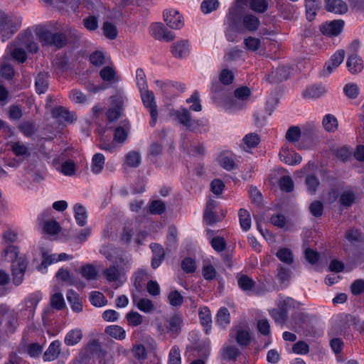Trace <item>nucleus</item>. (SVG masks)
<instances>
[{
	"mask_svg": "<svg viewBox=\"0 0 364 364\" xmlns=\"http://www.w3.org/2000/svg\"><path fill=\"white\" fill-rule=\"evenodd\" d=\"M222 351L223 357L227 360H235L240 355V350L235 346H224Z\"/></svg>",
	"mask_w": 364,
	"mask_h": 364,
	"instance_id": "63",
	"label": "nucleus"
},
{
	"mask_svg": "<svg viewBox=\"0 0 364 364\" xmlns=\"http://www.w3.org/2000/svg\"><path fill=\"white\" fill-rule=\"evenodd\" d=\"M343 92L348 98L355 99L359 95L360 88L355 83H348L343 87Z\"/></svg>",
	"mask_w": 364,
	"mask_h": 364,
	"instance_id": "62",
	"label": "nucleus"
},
{
	"mask_svg": "<svg viewBox=\"0 0 364 364\" xmlns=\"http://www.w3.org/2000/svg\"><path fill=\"white\" fill-rule=\"evenodd\" d=\"M150 248L153 252L151 266L154 269H156L161 265L164 259V250L161 245L157 243L151 244Z\"/></svg>",
	"mask_w": 364,
	"mask_h": 364,
	"instance_id": "27",
	"label": "nucleus"
},
{
	"mask_svg": "<svg viewBox=\"0 0 364 364\" xmlns=\"http://www.w3.org/2000/svg\"><path fill=\"white\" fill-rule=\"evenodd\" d=\"M61 351V342L59 340L52 341L47 350L45 351L43 358L46 362L55 360Z\"/></svg>",
	"mask_w": 364,
	"mask_h": 364,
	"instance_id": "24",
	"label": "nucleus"
},
{
	"mask_svg": "<svg viewBox=\"0 0 364 364\" xmlns=\"http://www.w3.org/2000/svg\"><path fill=\"white\" fill-rule=\"evenodd\" d=\"M48 75L47 73H41L36 79L35 86L36 92L38 94L45 93L48 88Z\"/></svg>",
	"mask_w": 364,
	"mask_h": 364,
	"instance_id": "39",
	"label": "nucleus"
},
{
	"mask_svg": "<svg viewBox=\"0 0 364 364\" xmlns=\"http://www.w3.org/2000/svg\"><path fill=\"white\" fill-rule=\"evenodd\" d=\"M27 265V260L22 257L19 258L17 264H12L13 282L15 285L18 286L22 283Z\"/></svg>",
	"mask_w": 364,
	"mask_h": 364,
	"instance_id": "16",
	"label": "nucleus"
},
{
	"mask_svg": "<svg viewBox=\"0 0 364 364\" xmlns=\"http://www.w3.org/2000/svg\"><path fill=\"white\" fill-rule=\"evenodd\" d=\"M11 149L16 156L21 157L23 159H27L31 156L28 145L19 141L12 142L11 144Z\"/></svg>",
	"mask_w": 364,
	"mask_h": 364,
	"instance_id": "28",
	"label": "nucleus"
},
{
	"mask_svg": "<svg viewBox=\"0 0 364 364\" xmlns=\"http://www.w3.org/2000/svg\"><path fill=\"white\" fill-rule=\"evenodd\" d=\"M235 336L237 343L241 346H247L251 340L250 331L240 328L236 329Z\"/></svg>",
	"mask_w": 364,
	"mask_h": 364,
	"instance_id": "45",
	"label": "nucleus"
},
{
	"mask_svg": "<svg viewBox=\"0 0 364 364\" xmlns=\"http://www.w3.org/2000/svg\"><path fill=\"white\" fill-rule=\"evenodd\" d=\"M90 280L91 264H87L82 266L79 269L75 270V274H73L70 286H74L77 289H82Z\"/></svg>",
	"mask_w": 364,
	"mask_h": 364,
	"instance_id": "6",
	"label": "nucleus"
},
{
	"mask_svg": "<svg viewBox=\"0 0 364 364\" xmlns=\"http://www.w3.org/2000/svg\"><path fill=\"white\" fill-rule=\"evenodd\" d=\"M245 106V102L235 97H226L222 102L221 107L223 109L229 113H233L240 110Z\"/></svg>",
	"mask_w": 364,
	"mask_h": 364,
	"instance_id": "25",
	"label": "nucleus"
},
{
	"mask_svg": "<svg viewBox=\"0 0 364 364\" xmlns=\"http://www.w3.org/2000/svg\"><path fill=\"white\" fill-rule=\"evenodd\" d=\"M132 301L138 309L144 313H150L154 309V305L152 301L149 299L140 298L134 294L132 296Z\"/></svg>",
	"mask_w": 364,
	"mask_h": 364,
	"instance_id": "31",
	"label": "nucleus"
},
{
	"mask_svg": "<svg viewBox=\"0 0 364 364\" xmlns=\"http://www.w3.org/2000/svg\"><path fill=\"white\" fill-rule=\"evenodd\" d=\"M164 20L173 29H180L183 26V21L180 14L173 9L164 11Z\"/></svg>",
	"mask_w": 364,
	"mask_h": 364,
	"instance_id": "13",
	"label": "nucleus"
},
{
	"mask_svg": "<svg viewBox=\"0 0 364 364\" xmlns=\"http://www.w3.org/2000/svg\"><path fill=\"white\" fill-rule=\"evenodd\" d=\"M326 88L321 85L309 86L303 92V96L309 100H314L323 96L326 93Z\"/></svg>",
	"mask_w": 364,
	"mask_h": 364,
	"instance_id": "32",
	"label": "nucleus"
},
{
	"mask_svg": "<svg viewBox=\"0 0 364 364\" xmlns=\"http://www.w3.org/2000/svg\"><path fill=\"white\" fill-rule=\"evenodd\" d=\"M18 129L24 136L29 137L34 134L36 131L35 124L32 122H23L18 126Z\"/></svg>",
	"mask_w": 364,
	"mask_h": 364,
	"instance_id": "60",
	"label": "nucleus"
},
{
	"mask_svg": "<svg viewBox=\"0 0 364 364\" xmlns=\"http://www.w3.org/2000/svg\"><path fill=\"white\" fill-rule=\"evenodd\" d=\"M112 62L110 54L104 49H97L92 52V65L100 67Z\"/></svg>",
	"mask_w": 364,
	"mask_h": 364,
	"instance_id": "26",
	"label": "nucleus"
},
{
	"mask_svg": "<svg viewBox=\"0 0 364 364\" xmlns=\"http://www.w3.org/2000/svg\"><path fill=\"white\" fill-rule=\"evenodd\" d=\"M130 131V124L128 122H124L122 125L114 129V140L117 143H123L127 139Z\"/></svg>",
	"mask_w": 364,
	"mask_h": 364,
	"instance_id": "34",
	"label": "nucleus"
},
{
	"mask_svg": "<svg viewBox=\"0 0 364 364\" xmlns=\"http://www.w3.org/2000/svg\"><path fill=\"white\" fill-rule=\"evenodd\" d=\"M134 235V228L132 227H126L122 232L121 240L127 244L133 240L136 245H141L143 240L146 237L147 234L144 232H139L135 237L132 238Z\"/></svg>",
	"mask_w": 364,
	"mask_h": 364,
	"instance_id": "19",
	"label": "nucleus"
},
{
	"mask_svg": "<svg viewBox=\"0 0 364 364\" xmlns=\"http://www.w3.org/2000/svg\"><path fill=\"white\" fill-rule=\"evenodd\" d=\"M111 107L107 112V117L109 122L117 120L121 115L124 97L122 96H113L110 98Z\"/></svg>",
	"mask_w": 364,
	"mask_h": 364,
	"instance_id": "11",
	"label": "nucleus"
},
{
	"mask_svg": "<svg viewBox=\"0 0 364 364\" xmlns=\"http://www.w3.org/2000/svg\"><path fill=\"white\" fill-rule=\"evenodd\" d=\"M347 68L352 74H357L363 69V60L360 56L356 54L348 57L346 62Z\"/></svg>",
	"mask_w": 364,
	"mask_h": 364,
	"instance_id": "33",
	"label": "nucleus"
},
{
	"mask_svg": "<svg viewBox=\"0 0 364 364\" xmlns=\"http://www.w3.org/2000/svg\"><path fill=\"white\" fill-rule=\"evenodd\" d=\"M10 55L15 60L23 63L27 59L26 50L23 46H17L16 42L14 44H9L7 46L6 54Z\"/></svg>",
	"mask_w": 364,
	"mask_h": 364,
	"instance_id": "21",
	"label": "nucleus"
},
{
	"mask_svg": "<svg viewBox=\"0 0 364 364\" xmlns=\"http://www.w3.org/2000/svg\"><path fill=\"white\" fill-rule=\"evenodd\" d=\"M217 323L222 327L226 326L230 322V315L228 309L225 307H221L216 316Z\"/></svg>",
	"mask_w": 364,
	"mask_h": 364,
	"instance_id": "46",
	"label": "nucleus"
},
{
	"mask_svg": "<svg viewBox=\"0 0 364 364\" xmlns=\"http://www.w3.org/2000/svg\"><path fill=\"white\" fill-rule=\"evenodd\" d=\"M344 56L345 52L343 50H338L336 51L331 56V59L326 63L323 71L326 72L327 75H330L343 61Z\"/></svg>",
	"mask_w": 364,
	"mask_h": 364,
	"instance_id": "22",
	"label": "nucleus"
},
{
	"mask_svg": "<svg viewBox=\"0 0 364 364\" xmlns=\"http://www.w3.org/2000/svg\"><path fill=\"white\" fill-rule=\"evenodd\" d=\"M105 158L103 154L97 153L92 156V173H99L104 168Z\"/></svg>",
	"mask_w": 364,
	"mask_h": 364,
	"instance_id": "50",
	"label": "nucleus"
},
{
	"mask_svg": "<svg viewBox=\"0 0 364 364\" xmlns=\"http://www.w3.org/2000/svg\"><path fill=\"white\" fill-rule=\"evenodd\" d=\"M326 10L336 14H343L347 12V4L342 0H326Z\"/></svg>",
	"mask_w": 364,
	"mask_h": 364,
	"instance_id": "29",
	"label": "nucleus"
},
{
	"mask_svg": "<svg viewBox=\"0 0 364 364\" xmlns=\"http://www.w3.org/2000/svg\"><path fill=\"white\" fill-rule=\"evenodd\" d=\"M198 316L201 324L205 327H210L212 322L210 311L206 306L200 307L198 311Z\"/></svg>",
	"mask_w": 364,
	"mask_h": 364,
	"instance_id": "55",
	"label": "nucleus"
},
{
	"mask_svg": "<svg viewBox=\"0 0 364 364\" xmlns=\"http://www.w3.org/2000/svg\"><path fill=\"white\" fill-rule=\"evenodd\" d=\"M249 6L253 11L263 14L267 10L269 4L267 0H250Z\"/></svg>",
	"mask_w": 364,
	"mask_h": 364,
	"instance_id": "48",
	"label": "nucleus"
},
{
	"mask_svg": "<svg viewBox=\"0 0 364 364\" xmlns=\"http://www.w3.org/2000/svg\"><path fill=\"white\" fill-rule=\"evenodd\" d=\"M141 97L144 105L149 109L151 114L150 124L154 126L158 117L157 107L155 102V97L153 92L149 91L148 88L140 90Z\"/></svg>",
	"mask_w": 364,
	"mask_h": 364,
	"instance_id": "8",
	"label": "nucleus"
},
{
	"mask_svg": "<svg viewBox=\"0 0 364 364\" xmlns=\"http://www.w3.org/2000/svg\"><path fill=\"white\" fill-rule=\"evenodd\" d=\"M240 223L242 229L247 231L251 227V218L250 213L245 209H240L239 213Z\"/></svg>",
	"mask_w": 364,
	"mask_h": 364,
	"instance_id": "53",
	"label": "nucleus"
},
{
	"mask_svg": "<svg viewBox=\"0 0 364 364\" xmlns=\"http://www.w3.org/2000/svg\"><path fill=\"white\" fill-rule=\"evenodd\" d=\"M167 331H170L171 333H176L178 332L182 325V319L181 318L178 316H173L171 318H170L167 321Z\"/></svg>",
	"mask_w": 364,
	"mask_h": 364,
	"instance_id": "57",
	"label": "nucleus"
},
{
	"mask_svg": "<svg viewBox=\"0 0 364 364\" xmlns=\"http://www.w3.org/2000/svg\"><path fill=\"white\" fill-rule=\"evenodd\" d=\"M235 16L236 9H230L226 16V21L227 23L228 24V28L225 31V37L227 40L230 42H237L238 41L237 35L234 34Z\"/></svg>",
	"mask_w": 364,
	"mask_h": 364,
	"instance_id": "20",
	"label": "nucleus"
},
{
	"mask_svg": "<svg viewBox=\"0 0 364 364\" xmlns=\"http://www.w3.org/2000/svg\"><path fill=\"white\" fill-rule=\"evenodd\" d=\"M18 247L14 245L8 246L4 250V257L9 262L13 263V264H17L19 258H18Z\"/></svg>",
	"mask_w": 364,
	"mask_h": 364,
	"instance_id": "51",
	"label": "nucleus"
},
{
	"mask_svg": "<svg viewBox=\"0 0 364 364\" xmlns=\"http://www.w3.org/2000/svg\"><path fill=\"white\" fill-rule=\"evenodd\" d=\"M218 0H204L201 3L200 9L203 13L210 14L215 11L219 7Z\"/></svg>",
	"mask_w": 364,
	"mask_h": 364,
	"instance_id": "59",
	"label": "nucleus"
},
{
	"mask_svg": "<svg viewBox=\"0 0 364 364\" xmlns=\"http://www.w3.org/2000/svg\"><path fill=\"white\" fill-rule=\"evenodd\" d=\"M22 17L9 15L0 9V36L1 41L5 42L11 38L20 28Z\"/></svg>",
	"mask_w": 364,
	"mask_h": 364,
	"instance_id": "4",
	"label": "nucleus"
},
{
	"mask_svg": "<svg viewBox=\"0 0 364 364\" xmlns=\"http://www.w3.org/2000/svg\"><path fill=\"white\" fill-rule=\"evenodd\" d=\"M149 33L156 40L171 41L175 38V34L168 31L161 23H154L149 27Z\"/></svg>",
	"mask_w": 364,
	"mask_h": 364,
	"instance_id": "9",
	"label": "nucleus"
},
{
	"mask_svg": "<svg viewBox=\"0 0 364 364\" xmlns=\"http://www.w3.org/2000/svg\"><path fill=\"white\" fill-rule=\"evenodd\" d=\"M16 43L17 46H23L24 49L30 53H36L38 50V45L32 41L30 33L19 34L16 39Z\"/></svg>",
	"mask_w": 364,
	"mask_h": 364,
	"instance_id": "18",
	"label": "nucleus"
},
{
	"mask_svg": "<svg viewBox=\"0 0 364 364\" xmlns=\"http://www.w3.org/2000/svg\"><path fill=\"white\" fill-rule=\"evenodd\" d=\"M143 316L139 313L131 311L126 314V319L129 326L136 327L143 323Z\"/></svg>",
	"mask_w": 364,
	"mask_h": 364,
	"instance_id": "47",
	"label": "nucleus"
},
{
	"mask_svg": "<svg viewBox=\"0 0 364 364\" xmlns=\"http://www.w3.org/2000/svg\"><path fill=\"white\" fill-rule=\"evenodd\" d=\"M9 60V57L4 55L0 63V75L6 79H11L14 75L13 67L6 63Z\"/></svg>",
	"mask_w": 364,
	"mask_h": 364,
	"instance_id": "43",
	"label": "nucleus"
},
{
	"mask_svg": "<svg viewBox=\"0 0 364 364\" xmlns=\"http://www.w3.org/2000/svg\"><path fill=\"white\" fill-rule=\"evenodd\" d=\"M100 76L104 82L109 85H112L119 81V77L112 61L106 64L100 70Z\"/></svg>",
	"mask_w": 364,
	"mask_h": 364,
	"instance_id": "12",
	"label": "nucleus"
},
{
	"mask_svg": "<svg viewBox=\"0 0 364 364\" xmlns=\"http://www.w3.org/2000/svg\"><path fill=\"white\" fill-rule=\"evenodd\" d=\"M52 116L58 121L63 122H73L76 118L73 112H69L67 109L63 107H55L52 109Z\"/></svg>",
	"mask_w": 364,
	"mask_h": 364,
	"instance_id": "23",
	"label": "nucleus"
},
{
	"mask_svg": "<svg viewBox=\"0 0 364 364\" xmlns=\"http://www.w3.org/2000/svg\"><path fill=\"white\" fill-rule=\"evenodd\" d=\"M105 332L116 340L122 341L126 338L125 330L118 325H110L106 327Z\"/></svg>",
	"mask_w": 364,
	"mask_h": 364,
	"instance_id": "37",
	"label": "nucleus"
},
{
	"mask_svg": "<svg viewBox=\"0 0 364 364\" xmlns=\"http://www.w3.org/2000/svg\"><path fill=\"white\" fill-rule=\"evenodd\" d=\"M74 217L77 224L80 226H84L87 222L88 215L81 204H75L73 207Z\"/></svg>",
	"mask_w": 364,
	"mask_h": 364,
	"instance_id": "36",
	"label": "nucleus"
},
{
	"mask_svg": "<svg viewBox=\"0 0 364 364\" xmlns=\"http://www.w3.org/2000/svg\"><path fill=\"white\" fill-rule=\"evenodd\" d=\"M307 191L311 195L316 193L319 186L318 179L314 174H308L305 179Z\"/></svg>",
	"mask_w": 364,
	"mask_h": 364,
	"instance_id": "49",
	"label": "nucleus"
},
{
	"mask_svg": "<svg viewBox=\"0 0 364 364\" xmlns=\"http://www.w3.org/2000/svg\"><path fill=\"white\" fill-rule=\"evenodd\" d=\"M41 299L42 294L39 291L28 295L18 306L16 313V318L21 321L32 319L34 317L36 307Z\"/></svg>",
	"mask_w": 364,
	"mask_h": 364,
	"instance_id": "3",
	"label": "nucleus"
},
{
	"mask_svg": "<svg viewBox=\"0 0 364 364\" xmlns=\"http://www.w3.org/2000/svg\"><path fill=\"white\" fill-rule=\"evenodd\" d=\"M92 357L95 364H114L113 355L101 348L95 341H92Z\"/></svg>",
	"mask_w": 364,
	"mask_h": 364,
	"instance_id": "10",
	"label": "nucleus"
},
{
	"mask_svg": "<svg viewBox=\"0 0 364 364\" xmlns=\"http://www.w3.org/2000/svg\"><path fill=\"white\" fill-rule=\"evenodd\" d=\"M324 129L329 132H334L338 129V120L335 116L331 114H326L322 121Z\"/></svg>",
	"mask_w": 364,
	"mask_h": 364,
	"instance_id": "44",
	"label": "nucleus"
},
{
	"mask_svg": "<svg viewBox=\"0 0 364 364\" xmlns=\"http://www.w3.org/2000/svg\"><path fill=\"white\" fill-rule=\"evenodd\" d=\"M344 26V21L342 20H334L322 24L320 30L324 35L336 36L341 33Z\"/></svg>",
	"mask_w": 364,
	"mask_h": 364,
	"instance_id": "15",
	"label": "nucleus"
},
{
	"mask_svg": "<svg viewBox=\"0 0 364 364\" xmlns=\"http://www.w3.org/2000/svg\"><path fill=\"white\" fill-rule=\"evenodd\" d=\"M103 36L108 40H115L118 36V29L114 23L105 21L102 26Z\"/></svg>",
	"mask_w": 364,
	"mask_h": 364,
	"instance_id": "38",
	"label": "nucleus"
},
{
	"mask_svg": "<svg viewBox=\"0 0 364 364\" xmlns=\"http://www.w3.org/2000/svg\"><path fill=\"white\" fill-rule=\"evenodd\" d=\"M243 144L247 149L256 147L260 141V139L256 133H249L243 137Z\"/></svg>",
	"mask_w": 364,
	"mask_h": 364,
	"instance_id": "52",
	"label": "nucleus"
},
{
	"mask_svg": "<svg viewBox=\"0 0 364 364\" xmlns=\"http://www.w3.org/2000/svg\"><path fill=\"white\" fill-rule=\"evenodd\" d=\"M276 255L280 261L288 264H291L294 261L291 251L286 247L279 249Z\"/></svg>",
	"mask_w": 364,
	"mask_h": 364,
	"instance_id": "56",
	"label": "nucleus"
},
{
	"mask_svg": "<svg viewBox=\"0 0 364 364\" xmlns=\"http://www.w3.org/2000/svg\"><path fill=\"white\" fill-rule=\"evenodd\" d=\"M245 48L250 51H257L260 46V39L252 36H249L244 40Z\"/></svg>",
	"mask_w": 364,
	"mask_h": 364,
	"instance_id": "61",
	"label": "nucleus"
},
{
	"mask_svg": "<svg viewBox=\"0 0 364 364\" xmlns=\"http://www.w3.org/2000/svg\"><path fill=\"white\" fill-rule=\"evenodd\" d=\"M61 230L60 224L55 220H48L44 222L43 231L49 235H56Z\"/></svg>",
	"mask_w": 364,
	"mask_h": 364,
	"instance_id": "41",
	"label": "nucleus"
},
{
	"mask_svg": "<svg viewBox=\"0 0 364 364\" xmlns=\"http://www.w3.org/2000/svg\"><path fill=\"white\" fill-rule=\"evenodd\" d=\"M115 263L116 266L114 265L105 269L103 274L109 283H112L115 285V287H117L125 282L127 279L125 274L130 269L131 259L127 257L124 259L120 256L116 258Z\"/></svg>",
	"mask_w": 364,
	"mask_h": 364,
	"instance_id": "1",
	"label": "nucleus"
},
{
	"mask_svg": "<svg viewBox=\"0 0 364 364\" xmlns=\"http://www.w3.org/2000/svg\"><path fill=\"white\" fill-rule=\"evenodd\" d=\"M321 5L320 0H306V13L308 20L312 21Z\"/></svg>",
	"mask_w": 364,
	"mask_h": 364,
	"instance_id": "42",
	"label": "nucleus"
},
{
	"mask_svg": "<svg viewBox=\"0 0 364 364\" xmlns=\"http://www.w3.org/2000/svg\"><path fill=\"white\" fill-rule=\"evenodd\" d=\"M186 102L188 104H192L190 107L191 110L194 112L201 111L202 105L199 97V93L197 91L194 92L189 98L186 99Z\"/></svg>",
	"mask_w": 364,
	"mask_h": 364,
	"instance_id": "58",
	"label": "nucleus"
},
{
	"mask_svg": "<svg viewBox=\"0 0 364 364\" xmlns=\"http://www.w3.org/2000/svg\"><path fill=\"white\" fill-rule=\"evenodd\" d=\"M294 301L291 298H286L279 301L278 309H273L269 311V315L276 323H284L287 317V313L291 306L294 305Z\"/></svg>",
	"mask_w": 364,
	"mask_h": 364,
	"instance_id": "7",
	"label": "nucleus"
},
{
	"mask_svg": "<svg viewBox=\"0 0 364 364\" xmlns=\"http://www.w3.org/2000/svg\"><path fill=\"white\" fill-rule=\"evenodd\" d=\"M191 47L188 41L180 40L173 43L171 52L177 58H185L188 56Z\"/></svg>",
	"mask_w": 364,
	"mask_h": 364,
	"instance_id": "17",
	"label": "nucleus"
},
{
	"mask_svg": "<svg viewBox=\"0 0 364 364\" xmlns=\"http://www.w3.org/2000/svg\"><path fill=\"white\" fill-rule=\"evenodd\" d=\"M82 336L83 334L80 328L71 329L65 334L64 343L68 346H74L80 342Z\"/></svg>",
	"mask_w": 364,
	"mask_h": 364,
	"instance_id": "30",
	"label": "nucleus"
},
{
	"mask_svg": "<svg viewBox=\"0 0 364 364\" xmlns=\"http://www.w3.org/2000/svg\"><path fill=\"white\" fill-rule=\"evenodd\" d=\"M36 34L41 42L44 45L54 46L60 48L64 47L67 43V38L64 33H53L41 26H38Z\"/></svg>",
	"mask_w": 364,
	"mask_h": 364,
	"instance_id": "5",
	"label": "nucleus"
},
{
	"mask_svg": "<svg viewBox=\"0 0 364 364\" xmlns=\"http://www.w3.org/2000/svg\"><path fill=\"white\" fill-rule=\"evenodd\" d=\"M279 155L282 161L290 166L299 164L302 161V158L299 154L290 150L287 146H283L281 149Z\"/></svg>",
	"mask_w": 364,
	"mask_h": 364,
	"instance_id": "14",
	"label": "nucleus"
},
{
	"mask_svg": "<svg viewBox=\"0 0 364 364\" xmlns=\"http://www.w3.org/2000/svg\"><path fill=\"white\" fill-rule=\"evenodd\" d=\"M168 364H181V358L179 348L173 346L168 354Z\"/></svg>",
	"mask_w": 364,
	"mask_h": 364,
	"instance_id": "64",
	"label": "nucleus"
},
{
	"mask_svg": "<svg viewBox=\"0 0 364 364\" xmlns=\"http://www.w3.org/2000/svg\"><path fill=\"white\" fill-rule=\"evenodd\" d=\"M242 23L244 27L249 31H255L259 28L260 21L256 16L247 14L243 17Z\"/></svg>",
	"mask_w": 364,
	"mask_h": 364,
	"instance_id": "40",
	"label": "nucleus"
},
{
	"mask_svg": "<svg viewBox=\"0 0 364 364\" xmlns=\"http://www.w3.org/2000/svg\"><path fill=\"white\" fill-rule=\"evenodd\" d=\"M168 301L171 306L179 307L183 304V296L178 291L173 290L168 294Z\"/></svg>",
	"mask_w": 364,
	"mask_h": 364,
	"instance_id": "54",
	"label": "nucleus"
},
{
	"mask_svg": "<svg viewBox=\"0 0 364 364\" xmlns=\"http://www.w3.org/2000/svg\"><path fill=\"white\" fill-rule=\"evenodd\" d=\"M66 297L73 311L79 313L82 311V301L79 295L74 290H68Z\"/></svg>",
	"mask_w": 364,
	"mask_h": 364,
	"instance_id": "35",
	"label": "nucleus"
},
{
	"mask_svg": "<svg viewBox=\"0 0 364 364\" xmlns=\"http://www.w3.org/2000/svg\"><path fill=\"white\" fill-rule=\"evenodd\" d=\"M171 115L176 122L191 132H205L208 129V121L207 119H192L190 111L186 108L181 107L178 109H173Z\"/></svg>",
	"mask_w": 364,
	"mask_h": 364,
	"instance_id": "2",
	"label": "nucleus"
}]
</instances>
